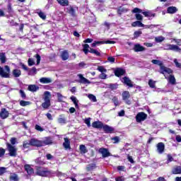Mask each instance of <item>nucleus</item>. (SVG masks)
Here are the masks:
<instances>
[{
	"mask_svg": "<svg viewBox=\"0 0 181 181\" xmlns=\"http://www.w3.org/2000/svg\"><path fill=\"white\" fill-rule=\"evenodd\" d=\"M0 62L2 64L6 63V55L4 52L0 53Z\"/></svg>",
	"mask_w": 181,
	"mask_h": 181,
	"instance_id": "obj_32",
	"label": "nucleus"
},
{
	"mask_svg": "<svg viewBox=\"0 0 181 181\" xmlns=\"http://www.w3.org/2000/svg\"><path fill=\"white\" fill-rule=\"evenodd\" d=\"M135 16L137 21H142L144 19V17L142 16V15L139 13H136Z\"/></svg>",
	"mask_w": 181,
	"mask_h": 181,
	"instance_id": "obj_56",
	"label": "nucleus"
},
{
	"mask_svg": "<svg viewBox=\"0 0 181 181\" xmlns=\"http://www.w3.org/2000/svg\"><path fill=\"white\" fill-rule=\"evenodd\" d=\"M151 63H153V64H157L158 66H160V71L162 72V67H163V66H162L163 63L162 62L158 60V59H153L151 61Z\"/></svg>",
	"mask_w": 181,
	"mask_h": 181,
	"instance_id": "obj_34",
	"label": "nucleus"
},
{
	"mask_svg": "<svg viewBox=\"0 0 181 181\" xmlns=\"http://www.w3.org/2000/svg\"><path fill=\"white\" fill-rule=\"evenodd\" d=\"M103 129L106 134H111V132H113L114 128L111 127L107 124L103 126Z\"/></svg>",
	"mask_w": 181,
	"mask_h": 181,
	"instance_id": "obj_17",
	"label": "nucleus"
},
{
	"mask_svg": "<svg viewBox=\"0 0 181 181\" xmlns=\"http://www.w3.org/2000/svg\"><path fill=\"white\" fill-rule=\"evenodd\" d=\"M28 90V91H31V93H36V91L39 90V86L36 85H29Z\"/></svg>",
	"mask_w": 181,
	"mask_h": 181,
	"instance_id": "obj_20",
	"label": "nucleus"
},
{
	"mask_svg": "<svg viewBox=\"0 0 181 181\" xmlns=\"http://www.w3.org/2000/svg\"><path fill=\"white\" fill-rule=\"evenodd\" d=\"M107 62H110V63H115V58L114 57H107Z\"/></svg>",
	"mask_w": 181,
	"mask_h": 181,
	"instance_id": "obj_58",
	"label": "nucleus"
},
{
	"mask_svg": "<svg viewBox=\"0 0 181 181\" xmlns=\"http://www.w3.org/2000/svg\"><path fill=\"white\" fill-rule=\"evenodd\" d=\"M83 52L85 53V54H88V52H90L88 50V49H90V45H88V44H85L83 45Z\"/></svg>",
	"mask_w": 181,
	"mask_h": 181,
	"instance_id": "obj_42",
	"label": "nucleus"
},
{
	"mask_svg": "<svg viewBox=\"0 0 181 181\" xmlns=\"http://www.w3.org/2000/svg\"><path fill=\"white\" fill-rule=\"evenodd\" d=\"M7 148L9 151L10 156H16V148L15 146H12L11 144H7Z\"/></svg>",
	"mask_w": 181,
	"mask_h": 181,
	"instance_id": "obj_8",
	"label": "nucleus"
},
{
	"mask_svg": "<svg viewBox=\"0 0 181 181\" xmlns=\"http://www.w3.org/2000/svg\"><path fill=\"white\" fill-rule=\"evenodd\" d=\"M35 163H37V165H45V162L42 161L40 158H37L35 160Z\"/></svg>",
	"mask_w": 181,
	"mask_h": 181,
	"instance_id": "obj_57",
	"label": "nucleus"
},
{
	"mask_svg": "<svg viewBox=\"0 0 181 181\" xmlns=\"http://www.w3.org/2000/svg\"><path fill=\"white\" fill-rule=\"evenodd\" d=\"M165 40V37L163 36H158L155 37V42L156 43H162Z\"/></svg>",
	"mask_w": 181,
	"mask_h": 181,
	"instance_id": "obj_38",
	"label": "nucleus"
},
{
	"mask_svg": "<svg viewBox=\"0 0 181 181\" xmlns=\"http://www.w3.org/2000/svg\"><path fill=\"white\" fill-rule=\"evenodd\" d=\"M35 57L37 59V64H40V55L37 54Z\"/></svg>",
	"mask_w": 181,
	"mask_h": 181,
	"instance_id": "obj_61",
	"label": "nucleus"
},
{
	"mask_svg": "<svg viewBox=\"0 0 181 181\" xmlns=\"http://www.w3.org/2000/svg\"><path fill=\"white\" fill-rule=\"evenodd\" d=\"M132 26L133 28H136V26H138V28H144V25L141 21H138L133 22L132 23Z\"/></svg>",
	"mask_w": 181,
	"mask_h": 181,
	"instance_id": "obj_24",
	"label": "nucleus"
},
{
	"mask_svg": "<svg viewBox=\"0 0 181 181\" xmlns=\"http://www.w3.org/2000/svg\"><path fill=\"white\" fill-rule=\"evenodd\" d=\"M52 141L50 137H46L44 141H41V146H46V145H52Z\"/></svg>",
	"mask_w": 181,
	"mask_h": 181,
	"instance_id": "obj_16",
	"label": "nucleus"
},
{
	"mask_svg": "<svg viewBox=\"0 0 181 181\" xmlns=\"http://www.w3.org/2000/svg\"><path fill=\"white\" fill-rule=\"evenodd\" d=\"M141 35H142V31H136L134 33V36L135 38L139 37V36H141Z\"/></svg>",
	"mask_w": 181,
	"mask_h": 181,
	"instance_id": "obj_55",
	"label": "nucleus"
},
{
	"mask_svg": "<svg viewBox=\"0 0 181 181\" xmlns=\"http://www.w3.org/2000/svg\"><path fill=\"white\" fill-rule=\"evenodd\" d=\"M9 179H10V181H18L19 180V177H18V175H16L15 173H11Z\"/></svg>",
	"mask_w": 181,
	"mask_h": 181,
	"instance_id": "obj_31",
	"label": "nucleus"
},
{
	"mask_svg": "<svg viewBox=\"0 0 181 181\" xmlns=\"http://www.w3.org/2000/svg\"><path fill=\"white\" fill-rule=\"evenodd\" d=\"M164 50H173V52H177L181 53V49L177 45L167 44L165 46Z\"/></svg>",
	"mask_w": 181,
	"mask_h": 181,
	"instance_id": "obj_4",
	"label": "nucleus"
},
{
	"mask_svg": "<svg viewBox=\"0 0 181 181\" xmlns=\"http://www.w3.org/2000/svg\"><path fill=\"white\" fill-rule=\"evenodd\" d=\"M28 74H29L30 76H33V75L36 74V68L33 67V68L31 69V70H30Z\"/></svg>",
	"mask_w": 181,
	"mask_h": 181,
	"instance_id": "obj_49",
	"label": "nucleus"
},
{
	"mask_svg": "<svg viewBox=\"0 0 181 181\" xmlns=\"http://www.w3.org/2000/svg\"><path fill=\"white\" fill-rule=\"evenodd\" d=\"M68 13H70L72 16H74L76 15V11L72 6H69L67 8Z\"/></svg>",
	"mask_w": 181,
	"mask_h": 181,
	"instance_id": "obj_37",
	"label": "nucleus"
},
{
	"mask_svg": "<svg viewBox=\"0 0 181 181\" xmlns=\"http://www.w3.org/2000/svg\"><path fill=\"white\" fill-rule=\"evenodd\" d=\"M172 172H173V175H180V173H181V167L180 166L175 167L173 169Z\"/></svg>",
	"mask_w": 181,
	"mask_h": 181,
	"instance_id": "obj_28",
	"label": "nucleus"
},
{
	"mask_svg": "<svg viewBox=\"0 0 181 181\" xmlns=\"http://www.w3.org/2000/svg\"><path fill=\"white\" fill-rule=\"evenodd\" d=\"M90 121H91V118H90V117L86 118L84 120L85 124H86L87 127H91Z\"/></svg>",
	"mask_w": 181,
	"mask_h": 181,
	"instance_id": "obj_47",
	"label": "nucleus"
},
{
	"mask_svg": "<svg viewBox=\"0 0 181 181\" xmlns=\"http://www.w3.org/2000/svg\"><path fill=\"white\" fill-rule=\"evenodd\" d=\"M174 63H175L176 67H179V68L181 67V64L177 62V59H174Z\"/></svg>",
	"mask_w": 181,
	"mask_h": 181,
	"instance_id": "obj_63",
	"label": "nucleus"
},
{
	"mask_svg": "<svg viewBox=\"0 0 181 181\" xmlns=\"http://www.w3.org/2000/svg\"><path fill=\"white\" fill-rule=\"evenodd\" d=\"M28 63V66H30V67L35 64V60L32 58H29Z\"/></svg>",
	"mask_w": 181,
	"mask_h": 181,
	"instance_id": "obj_52",
	"label": "nucleus"
},
{
	"mask_svg": "<svg viewBox=\"0 0 181 181\" xmlns=\"http://www.w3.org/2000/svg\"><path fill=\"white\" fill-rule=\"evenodd\" d=\"M79 149H80L81 153H87V148L86 147L85 145L81 144L79 146Z\"/></svg>",
	"mask_w": 181,
	"mask_h": 181,
	"instance_id": "obj_44",
	"label": "nucleus"
},
{
	"mask_svg": "<svg viewBox=\"0 0 181 181\" xmlns=\"http://www.w3.org/2000/svg\"><path fill=\"white\" fill-rule=\"evenodd\" d=\"M167 12L168 13H175V12H177V8L175 6H170L168 8Z\"/></svg>",
	"mask_w": 181,
	"mask_h": 181,
	"instance_id": "obj_30",
	"label": "nucleus"
},
{
	"mask_svg": "<svg viewBox=\"0 0 181 181\" xmlns=\"http://www.w3.org/2000/svg\"><path fill=\"white\" fill-rule=\"evenodd\" d=\"M106 72H101V74L99 75V78L101 80H105L107 78V74Z\"/></svg>",
	"mask_w": 181,
	"mask_h": 181,
	"instance_id": "obj_48",
	"label": "nucleus"
},
{
	"mask_svg": "<svg viewBox=\"0 0 181 181\" xmlns=\"http://www.w3.org/2000/svg\"><path fill=\"white\" fill-rule=\"evenodd\" d=\"M156 148H157V152L158 153H160V155H161V153H163V152H165V144L160 142L156 145Z\"/></svg>",
	"mask_w": 181,
	"mask_h": 181,
	"instance_id": "obj_11",
	"label": "nucleus"
},
{
	"mask_svg": "<svg viewBox=\"0 0 181 181\" xmlns=\"http://www.w3.org/2000/svg\"><path fill=\"white\" fill-rule=\"evenodd\" d=\"M42 108H45L47 110V108H49L50 107V101L45 100V102L42 104Z\"/></svg>",
	"mask_w": 181,
	"mask_h": 181,
	"instance_id": "obj_40",
	"label": "nucleus"
},
{
	"mask_svg": "<svg viewBox=\"0 0 181 181\" xmlns=\"http://www.w3.org/2000/svg\"><path fill=\"white\" fill-rule=\"evenodd\" d=\"M25 169L28 175H33V173L35 172L33 168H32V167H30V165H25Z\"/></svg>",
	"mask_w": 181,
	"mask_h": 181,
	"instance_id": "obj_23",
	"label": "nucleus"
},
{
	"mask_svg": "<svg viewBox=\"0 0 181 181\" xmlns=\"http://www.w3.org/2000/svg\"><path fill=\"white\" fill-rule=\"evenodd\" d=\"M19 104L21 107H28V105H30L32 103L30 101L20 100Z\"/></svg>",
	"mask_w": 181,
	"mask_h": 181,
	"instance_id": "obj_35",
	"label": "nucleus"
},
{
	"mask_svg": "<svg viewBox=\"0 0 181 181\" xmlns=\"http://www.w3.org/2000/svg\"><path fill=\"white\" fill-rule=\"evenodd\" d=\"M104 124L100 121L94 122L92 124L93 128H97L98 129H101L103 128Z\"/></svg>",
	"mask_w": 181,
	"mask_h": 181,
	"instance_id": "obj_19",
	"label": "nucleus"
},
{
	"mask_svg": "<svg viewBox=\"0 0 181 181\" xmlns=\"http://www.w3.org/2000/svg\"><path fill=\"white\" fill-rule=\"evenodd\" d=\"M155 84H156V82L152 80V79H150L148 81V86L149 87H151V88H155Z\"/></svg>",
	"mask_w": 181,
	"mask_h": 181,
	"instance_id": "obj_46",
	"label": "nucleus"
},
{
	"mask_svg": "<svg viewBox=\"0 0 181 181\" xmlns=\"http://www.w3.org/2000/svg\"><path fill=\"white\" fill-rule=\"evenodd\" d=\"M78 78H79L78 83H81V84H91V81H90L88 79L86 78L83 74H78L77 75Z\"/></svg>",
	"mask_w": 181,
	"mask_h": 181,
	"instance_id": "obj_7",
	"label": "nucleus"
},
{
	"mask_svg": "<svg viewBox=\"0 0 181 181\" xmlns=\"http://www.w3.org/2000/svg\"><path fill=\"white\" fill-rule=\"evenodd\" d=\"M38 16H40V18H41V19H43V21H45V19H46V14H45V13L40 11L38 13Z\"/></svg>",
	"mask_w": 181,
	"mask_h": 181,
	"instance_id": "obj_53",
	"label": "nucleus"
},
{
	"mask_svg": "<svg viewBox=\"0 0 181 181\" xmlns=\"http://www.w3.org/2000/svg\"><path fill=\"white\" fill-rule=\"evenodd\" d=\"M133 13H141L142 12V10L138 8H135L132 10Z\"/></svg>",
	"mask_w": 181,
	"mask_h": 181,
	"instance_id": "obj_59",
	"label": "nucleus"
},
{
	"mask_svg": "<svg viewBox=\"0 0 181 181\" xmlns=\"http://www.w3.org/2000/svg\"><path fill=\"white\" fill-rule=\"evenodd\" d=\"M21 97L23 98V100H25L26 99V93H25V91H23V90H20L19 91Z\"/></svg>",
	"mask_w": 181,
	"mask_h": 181,
	"instance_id": "obj_50",
	"label": "nucleus"
},
{
	"mask_svg": "<svg viewBox=\"0 0 181 181\" xmlns=\"http://www.w3.org/2000/svg\"><path fill=\"white\" fill-rule=\"evenodd\" d=\"M5 149H4L3 148H0V158H2V156L5 155Z\"/></svg>",
	"mask_w": 181,
	"mask_h": 181,
	"instance_id": "obj_60",
	"label": "nucleus"
},
{
	"mask_svg": "<svg viewBox=\"0 0 181 181\" xmlns=\"http://www.w3.org/2000/svg\"><path fill=\"white\" fill-rule=\"evenodd\" d=\"M58 124H67V119L64 115H60L57 119Z\"/></svg>",
	"mask_w": 181,
	"mask_h": 181,
	"instance_id": "obj_14",
	"label": "nucleus"
},
{
	"mask_svg": "<svg viewBox=\"0 0 181 181\" xmlns=\"http://www.w3.org/2000/svg\"><path fill=\"white\" fill-rule=\"evenodd\" d=\"M6 71L4 70V68L0 66V76L4 78H9V73H11V68L9 66L6 65L4 66Z\"/></svg>",
	"mask_w": 181,
	"mask_h": 181,
	"instance_id": "obj_3",
	"label": "nucleus"
},
{
	"mask_svg": "<svg viewBox=\"0 0 181 181\" xmlns=\"http://www.w3.org/2000/svg\"><path fill=\"white\" fill-rule=\"evenodd\" d=\"M88 98H89V100H90V101H93V103H97V98L95 97V95H94L93 94H89L88 95Z\"/></svg>",
	"mask_w": 181,
	"mask_h": 181,
	"instance_id": "obj_43",
	"label": "nucleus"
},
{
	"mask_svg": "<svg viewBox=\"0 0 181 181\" xmlns=\"http://www.w3.org/2000/svg\"><path fill=\"white\" fill-rule=\"evenodd\" d=\"M112 101L114 103L115 107H117L121 104V103L119 102V100H118V98L115 96L113 97V98L112 99Z\"/></svg>",
	"mask_w": 181,
	"mask_h": 181,
	"instance_id": "obj_41",
	"label": "nucleus"
},
{
	"mask_svg": "<svg viewBox=\"0 0 181 181\" xmlns=\"http://www.w3.org/2000/svg\"><path fill=\"white\" fill-rule=\"evenodd\" d=\"M9 117V112L5 108H2L0 112V117L1 119H6Z\"/></svg>",
	"mask_w": 181,
	"mask_h": 181,
	"instance_id": "obj_12",
	"label": "nucleus"
},
{
	"mask_svg": "<svg viewBox=\"0 0 181 181\" xmlns=\"http://www.w3.org/2000/svg\"><path fill=\"white\" fill-rule=\"evenodd\" d=\"M148 115L144 112H139L136 116V122H142L144 119H146Z\"/></svg>",
	"mask_w": 181,
	"mask_h": 181,
	"instance_id": "obj_6",
	"label": "nucleus"
},
{
	"mask_svg": "<svg viewBox=\"0 0 181 181\" xmlns=\"http://www.w3.org/2000/svg\"><path fill=\"white\" fill-rule=\"evenodd\" d=\"M63 146L65 148V149H70V141H69V139L64 138Z\"/></svg>",
	"mask_w": 181,
	"mask_h": 181,
	"instance_id": "obj_29",
	"label": "nucleus"
},
{
	"mask_svg": "<svg viewBox=\"0 0 181 181\" xmlns=\"http://www.w3.org/2000/svg\"><path fill=\"white\" fill-rule=\"evenodd\" d=\"M57 97H58V101L62 103V101H63V95L58 93H57Z\"/></svg>",
	"mask_w": 181,
	"mask_h": 181,
	"instance_id": "obj_62",
	"label": "nucleus"
},
{
	"mask_svg": "<svg viewBox=\"0 0 181 181\" xmlns=\"http://www.w3.org/2000/svg\"><path fill=\"white\" fill-rule=\"evenodd\" d=\"M50 97H52L50 92L45 91L44 93V101H50Z\"/></svg>",
	"mask_w": 181,
	"mask_h": 181,
	"instance_id": "obj_26",
	"label": "nucleus"
},
{
	"mask_svg": "<svg viewBox=\"0 0 181 181\" xmlns=\"http://www.w3.org/2000/svg\"><path fill=\"white\" fill-rule=\"evenodd\" d=\"M52 81H53L50 78L42 77L40 78V83H41V84H50Z\"/></svg>",
	"mask_w": 181,
	"mask_h": 181,
	"instance_id": "obj_18",
	"label": "nucleus"
},
{
	"mask_svg": "<svg viewBox=\"0 0 181 181\" xmlns=\"http://www.w3.org/2000/svg\"><path fill=\"white\" fill-rule=\"evenodd\" d=\"M61 6H69V0H57Z\"/></svg>",
	"mask_w": 181,
	"mask_h": 181,
	"instance_id": "obj_27",
	"label": "nucleus"
},
{
	"mask_svg": "<svg viewBox=\"0 0 181 181\" xmlns=\"http://www.w3.org/2000/svg\"><path fill=\"white\" fill-rule=\"evenodd\" d=\"M125 74V71L123 69L117 68L115 70V75L117 77H120V76H124Z\"/></svg>",
	"mask_w": 181,
	"mask_h": 181,
	"instance_id": "obj_15",
	"label": "nucleus"
},
{
	"mask_svg": "<svg viewBox=\"0 0 181 181\" xmlns=\"http://www.w3.org/2000/svg\"><path fill=\"white\" fill-rule=\"evenodd\" d=\"M95 42L96 43L97 46H98V45H114V43H115V41H110V40H107V41H95Z\"/></svg>",
	"mask_w": 181,
	"mask_h": 181,
	"instance_id": "obj_21",
	"label": "nucleus"
},
{
	"mask_svg": "<svg viewBox=\"0 0 181 181\" xmlns=\"http://www.w3.org/2000/svg\"><path fill=\"white\" fill-rule=\"evenodd\" d=\"M134 52H144L145 50V47H142L139 44L134 45Z\"/></svg>",
	"mask_w": 181,
	"mask_h": 181,
	"instance_id": "obj_22",
	"label": "nucleus"
},
{
	"mask_svg": "<svg viewBox=\"0 0 181 181\" xmlns=\"http://www.w3.org/2000/svg\"><path fill=\"white\" fill-rule=\"evenodd\" d=\"M30 145H31V146H42V141H39L36 139H31Z\"/></svg>",
	"mask_w": 181,
	"mask_h": 181,
	"instance_id": "obj_13",
	"label": "nucleus"
},
{
	"mask_svg": "<svg viewBox=\"0 0 181 181\" xmlns=\"http://www.w3.org/2000/svg\"><path fill=\"white\" fill-rule=\"evenodd\" d=\"M54 171L49 170L47 168L43 167H36V175L42 176V177H52L54 175Z\"/></svg>",
	"mask_w": 181,
	"mask_h": 181,
	"instance_id": "obj_2",
	"label": "nucleus"
},
{
	"mask_svg": "<svg viewBox=\"0 0 181 181\" xmlns=\"http://www.w3.org/2000/svg\"><path fill=\"white\" fill-rule=\"evenodd\" d=\"M97 70L100 73H107V69H105L103 66H98Z\"/></svg>",
	"mask_w": 181,
	"mask_h": 181,
	"instance_id": "obj_45",
	"label": "nucleus"
},
{
	"mask_svg": "<svg viewBox=\"0 0 181 181\" xmlns=\"http://www.w3.org/2000/svg\"><path fill=\"white\" fill-rule=\"evenodd\" d=\"M161 73L162 74H164V76L167 78L170 84H176V79L175 78V76L172 75V69L162 66Z\"/></svg>",
	"mask_w": 181,
	"mask_h": 181,
	"instance_id": "obj_1",
	"label": "nucleus"
},
{
	"mask_svg": "<svg viewBox=\"0 0 181 181\" xmlns=\"http://www.w3.org/2000/svg\"><path fill=\"white\" fill-rule=\"evenodd\" d=\"M122 97L124 103H126L128 105H131V100H129V98H131V94H129V91H124L122 93Z\"/></svg>",
	"mask_w": 181,
	"mask_h": 181,
	"instance_id": "obj_5",
	"label": "nucleus"
},
{
	"mask_svg": "<svg viewBox=\"0 0 181 181\" xmlns=\"http://www.w3.org/2000/svg\"><path fill=\"white\" fill-rule=\"evenodd\" d=\"M142 13H143V15H144V16H146L147 18H149L151 16H155V15H152V13H151V12H149V11H144Z\"/></svg>",
	"mask_w": 181,
	"mask_h": 181,
	"instance_id": "obj_51",
	"label": "nucleus"
},
{
	"mask_svg": "<svg viewBox=\"0 0 181 181\" xmlns=\"http://www.w3.org/2000/svg\"><path fill=\"white\" fill-rule=\"evenodd\" d=\"M70 100L74 103L76 108H78V100L75 96H71Z\"/></svg>",
	"mask_w": 181,
	"mask_h": 181,
	"instance_id": "obj_33",
	"label": "nucleus"
},
{
	"mask_svg": "<svg viewBox=\"0 0 181 181\" xmlns=\"http://www.w3.org/2000/svg\"><path fill=\"white\" fill-rule=\"evenodd\" d=\"M116 181H125V178L124 177H118L115 179Z\"/></svg>",
	"mask_w": 181,
	"mask_h": 181,
	"instance_id": "obj_64",
	"label": "nucleus"
},
{
	"mask_svg": "<svg viewBox=\"0 0 181 181\" xmlns=\"http://www.w3.org/2000/svg\"><path fill=\"white\" fill-rule=\"evenodd\" d=\"M61 58L64 61L68 60L69 59V52L67 51H63L61 54Z\"/></svg>",
	"mask_w": 181,
	"mask_h": 181,
	"instance_id": "obj_25",
	"label": "nucleus"
},
{
	"mask_svg": "<svg viewBox=\"0 0 181 181\" xmlns=\"http://www.w3.org/2000/svg\"><path fill=\"white\" fill-rule=\"evenodd\" d=\"M89 53H92L93 54H95V56H101V53H100L98 50L94 49L93 48H90Z\"/></svg>",
	"mask_w": 181,
	"mask_h": 181,
	"instance_id": "obj_39",
	"label": "nucleus"
},
{
	"mask_svg": "<svg viewBox=\"0 0 181 181\" xmlns=\"http://www.w3.org/2000/svg\"><path fill=\"white\" fill-rule=\"evenodd\" d=\"M12 73H13V76L16 78L19 77L21 74V70L19 69H14L13 70Z\"/></svg>",
	"mask_w": 181,
	"mask_h": 181,
	"instance_id": "obj_36",
	"label": "nucleus"
},
{
	"mask_svg": "<svg viewBox=\"0 0 181 181\" xmlns=\"http://www.w3.org/2000/svg\"><path fill=\"white\" fill-rule=\"evenodd\" d=\"M122 83H124V84H126V86H127L128 87H130V88L134 87V83L132 82V81H131V79H129L127 76L122 78Z\"/></svg>",
	"mask_w": 181,
	"mask_h": 181,
	"instance_id": "obj_10",
	"label": "nucleus"
},
{
	"mask_svg": "<svg viewBox=\"0 0 181 181\" xmlns=\"http://www.w3.org/2000/svg\"><path fill=\"white\" fill-rule=\"evenodd\" d=\"M35 129L37 131H40V132H43V131H45V129H43L42 127H40V125L38 124H36L35 125Z\"/></svg>",
	"mask_w": 181,
	"mask_h": 181,
	"instance_id": "obj_54",
	"label": "nucleus"
},
{
	"mask_svg": "<svg viewBox=\"0 0 181 181\" xmlns=\"http://www.w3.org/2000/svg\"><path fill=\"white\" fill-rule=\"evenodd\" d=\"M99 153H101L103 158H108V156H111V153H110L108 149L104 148L99 149Z\"/></svg>",
	"mask_w": 181,
	"mask_h": 181,
	"instance_id": "obj_9",
	"label": "nucleus"
}]
</instances>
